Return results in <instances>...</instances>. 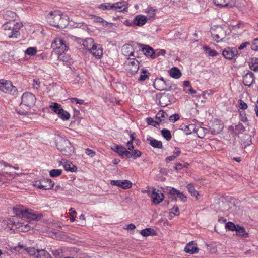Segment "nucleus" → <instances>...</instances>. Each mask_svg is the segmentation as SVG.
I'll return each mask as SVG.
<instances>
[{
    "instance_id": "f257e3e1",
    "label": "nucleus",
    "mask_w": 258,
    "mask_h": 258,
    "mask_svg": "<svg viewBox=\"0 0 258 258\" xmlns=\"http://www.w3.org/2000/svg\"><path fill=\"white\" fill-rule=\"evenodd\" d=\"M83 45L89 50L93 56L100 58L102 55V49L99 45L94 44L92 38H87L83 41Z\"/></svg>"
},
{
    "instance_id": "f03ea898",
    "label": "nucleus",
    "mask_w": 258,
    "mask_h": 258,
    "mask_svg": "<svg viewBox=\"0 0 258 258\" xmlns=\"http://www.w3.org/2000/svg\"><path fill=\"white\" fill-rule=\"evenodd\" d=\"M56 147L63 155L70 156L74 153V148L66 138L60 137L56 140Z\"/></svg>"
},
{
    "instance_id": "7ed1b4c3",
    "label": "nucleus",
    "mask_w": 258,
    "mask_h": 258,
    "mask_svg": "<svg viewBox=\"0 0 258 258\" xmlns=\"http://www.w3.org/2000/svg\"><path fill=\"white\" fill-rule=\"evenodd\" d=\"M15 213L18 216L30 219V220L38 221L42 218V215L31 209H15Z\"/></svg>"
},
{
    "instance_id": "20e7f679",
    "label": "nucleus",
    "mask_w": 258,
    "mask_h": 258,
    "mask_svg": "<svg viewBox=\"0 0 258 258\" xmlns=\"http://www.w3.org/2000/svg\"><path fill=\"white\" fill-rule=\"evenodd\" d=\"M47 19L49 24L54 27L62 28L64 25L63 23L62 13L59 11L50 12L47 17Z\"/></svg>"
},
{
    "instance_id": "39448f33",
    "label": "nucleus",
    "mask_w": 258,
    "mask_h": 258,
    "mask_svg": "<svg viewBox=\"0 0 258 258\" xmlns=\"http://www.w3.org/2000/svg\"><path fill=\"white\" fill-rule=\"evenodd\" d=\"M98 8L103 10H113L118 11V12H123L126 11L128 6L126 2H119L114 4L109 3H105L100 5Z\"/></svg>"
},
{
    "instance_id": "423d86ee",
    "label": "nucleus",
    "mask_w": 258,
    "mask_h": 258,
    "mask_svg": "<svg viewBox=\"0 0 258 258\" xmlns=\"http://www.w3.org/2000/svg\"><path fill=\"white\" fill-rule=\"evenodd\" d=\"M36 98L35 96L30 92L24 93L21 97L22 106H24L28 109L32 107L35 104Z\"/></svg>"
},
{
    "instance_id": "0eeeda50",
    "label": "nucleus",
    "mask_w": 258,
    "mask_h": 258,
    "mask_svg": "<svg viewBox=\"0 0 258 258\" xmlns=\"http://www.w3.org/2000/svg\"><path fill=\"white\" fill-rule=\"evenodd\" d=\"M0 90L13 94L17 91V89L11 81L2 79L0 80Z\"/></svg>"
},
{
    "instance_id": "6e6552de",
    "label": "nucleus",
    "mask_w": 258,
    "mask_h": 258,
    "mask_svg": "<svg viewBox=\"0 0 258 258\" xmlns=\"http://www.w3.org/2000/svg\"><path fill=\"white\" fill-rule=\"evenodd\" d=\"M33 185L40 189L50 190L53 187L54 182L49 179H43L36 181Z\"/></svg>"
},
{
    "instance_id": "1a4fd4ad",
    "label": "nucleus",
    "mask_w": 258,
    "mask_h": 258,
    "mask_svg": "<svg viewBox=\"0 0 258 258\" xmlns=\"http://www.w3.org/2000/svg\"><path fill=\"white\" fill-rule=\"evenodd\" d=\"M124 64L126 70L132 74L137 73L139 68V62L135 58H127Z\"/></svg>"
},
{
    "instance_id": "9d476101",
    "label": "nucleus",
    "mask_w": 258,
    "mask_h": 258,
    "mask_svg": "<svg viewBox=\"0 0 258 258\" xmlns=\"http://www.w3.org/2000/svg\"><path fill=\"white\" fill-rule=\"evenodd\" d=\"M167 194L169 195V198L172 200L176 201L177 197H178L181 201L184 202L186 200V196L182 192H180L174 188H169L167 189Z\"/></svg>"
},
{
    "instance_id": "9b49d317",
    "label": "nucleus",
    "mask_w": 258,
    "mask_h": 258,
    "mask_svg": "<svg viewBox=\"0 0 258 258\" xmlns=\"http://www.w3.org/2000/svg\"><path fill=\"white\" fill-rule=\"evenodd\" d=\"M14 250L19 253H22L23 251H25L30 255L34 256L36 257L38 249H36L33 247H26L21 243H19L18 246L13 248Z\"/></svg>"
},
{
    "instance_id": "f8f14e48",
    "label": "nucleus",
    "mask_w": 258,
    "mask_h": 258,
    "mask_svg": "<svg viewBox=\"0 0 258 258\" xmlns=\"http://www.w3.org/2000/svg\"><path fill=\"white\" fill-rule=\"evenodd\" d=\"M54 49H58L59 53H63L68 49L65 41L61 38H57L52 44Z\"/></svg>"
},
{
    "instance_id": "ddd939ff",
    "label": "nucleus",
    "mask_w": 258,
    "mask_h": 258,
    "mask_svg": "<svg viewBox=\"0 0 258 258\" xmlns=\"http://www.w3.org/2000/svg\"><path fill=\"white\" fill-rule=\"evenodd\" d=\"M212 35L213 39L217 42H219L225 38L226 31L223 28L219 27L214 31L212 32Z\"/></svg>"
},
{
    "instance_id": "4468645a",
    "label": "nucleus",
    "mask_w": 258,
    "mask_h": 258,
    "mask_svg": "<svg viewBox=\"0 0 258 258\" xmlns=\"http://www.w3.org/2000/svg\"><path fill=\"white\" fill-rule=\"evenodd\" d=\"M70 249L68 247H63L59 249H52L51 252L55 258H64L69 255Z\"/></svg>"
},
{
    "instance_id": "2eb2a0df",
    "label": "nucleus",
    "mask_w": 258,
    "mask_h": 258,
    "mask_svg": "<svg viewBox=\"0 0 258 258\" xmlns=\"http://www.w3.org/2000/svg\"><path fill=\"white\" fill-rule=\"evenodd\" d=\"M238 54V51L235 48L227 47L222 52L223 56L227 59H232Z\"/></svg>"
},
{
    "instance_id": "dca6fc26",
    "label": "nucleus",
    "mask_w": 258,
    "mask_h": 258,
    "mask_svg": "<svg viewBox=\"0 0 258 258\" xmlns=\"http://www.w3.org/2000/svg\"><path fill=\"white\" fill-rule=\"evenodd\" d=\"M111 184L117 186L124 189H129L132 187V182L127 180H111Z\"/></svg>"
},
{
    "instance_id": "f3484780",
    "label": "nucleus",
    "mask_w": 258,
    "mask_h": 258,
    "mask_svg": "<svg viewBox=\"0 0 258 258\" xmlns=\"http://www.w3.org/2000/svg\"><path fill=\"white\" fill-rule=\"evenodd\" d=\"M111 148L113 151L117 152L123 158H127V155L130 154V151L121 145H115Z\"/></svg>"
},
{
    "instance_id": "a211bd4d",
    "label": "nucleus",
    "mask_w": 258,
    "mask_h": 258,
    "mask_svg": "<svg viewBox=\"0 0 258 258\" xmlns=\"http://www.w3.org/2000/svg\"><path fill=\"white\" fill-rule=\"evenodd\" d=\"M243 84L248 87H250L255 83L254 74L250 71H248L243 78Z\"/></svg>"
},
{
    "instance_id": "6ab92c4d",
    "label": "nucleus",
    "mask_w": 258,
    "mask_h": 258,
    "mask_svg": "<svg viewBox=\"0 0 258 258\" xmlns=\"http://www.w3.org/2000/svg\"><path fill=\"white\" fill-rule=\"evenodd\" d=\"M236 0H214V3L221 7H233L235 5Z\"/></svg>"
},
{
    "instance_id": "aec40b11",
    "label": "nucleus",
    "mask_w": 258,
    "mask_h": 258,
    "mask_svg": "<svg viewBox=\"0 0 258 258\" xmlns=\"http://www.w3.org/2000/svg\"><path fill=\"white\" fill-rule=\"evenodd\" d=\"M151 197L153 199V202L155 204H158L164 199V195L162 194L159 190L156 191L154 188L152 192Z\"/></svg>"
},
{
    "instance_id": "412c9836",
    "label": "nucleus",
    "mask_w": 258,
    "mask_h": 258,
    "mask_svg": "<svg viewBox=\"0 0 258 258\" xmlns=\"http://www.w3.org/2000/svg\"><path fill=\"white\" fill-rule=\"evenodd\" d=\"M171 95L169 94L163 93L159 97V104L161 107L167 106L170 102Z\"/></svg>"
},
{
    "instance_id": "4be33fe9",
    "label": "nucleus",
    "mask_w": 258,
    "mask_h": 258,
    "mask_svg": "<svg viewBox=\"0 0 258 258\" xmlns=\"http://www.w3.org/2000/svg\"><path fill=\"white\" fill-rule=\"evenodd\" d=\"M142 46V51L146 56H150L151 58H155V51L148 45H141Z\"/></svg>"
},
{
    "instance_id": "5701e85b",
    "label": "nucleus",
    "mask_w": 258,
    "mask_h": 258,
    "mask_svg": "<svg viewBox=\"0 0 258 258\" xmlns=\"http://www.w3.org/2000/svg\"><path fill=\"white\" fill-rule=\"evenodd\" d=\"M182 130L185 132L186 134L189 135L192 132H201L204 130V128L203 127L197 128L195 124H190L188 125H184L183 126Z\"/></svg>"
},
{
    "instance_id": "b1692460",
    "label": "nucleus",
    "mask_w": 258,
    "mask_h": 258,
    "mask_svg": "<svg viewBox=\"0 0 258 258\" xmlns=\"http://www.w3.org/2000/svg\"><path fill=\"white\" fill-rule=\"evenodd\" d=\"M147 21V18L146 16L138 15L135 17L133 24L136 26H142L146 23Z\"/></svg>"
},
{
    "instance_id": "393cba45",
    "label": "nucleus",
    "mask_w": 258,
    "mask_h": 258,
    "mask_svg": "<svg viewBox=\"0 0 258 258\" xmlns=\"http://www.w3.org/2000/svg\"><path fill=\"white\" fill-rule=\"evenodd\" d=\"M184 251L190 254L197 253L199 252V248L197 247L196 244L191 241L186 244Z\"/></svg>"
},
{
    "instance_id": "a878e982",
    "label": "nucleus",
    "mask_w": 258,
    "mask_h": 258,
    "mask_svg": "<svg viewBox=\"0 0 258 258\" xmlns=\"http://www.w3.org/2000/svg\"><path fill=\"white\" fill-rule=\"evenodd\" d=\"M122 54L126 56H134V52L133 51V47L132 45L126 44L124 45L122 48Z\"/></svg>"
},
{
    "instance_id": "bb28decb",
    "label": "nucleus",
    "mask_w": 258,
    "mask_h": 258,
    "mask_svg": "<svg viewBox=\"0 0 258 258\" xmlns=\"http://www.w3.org/2000/svg\"><path fill=\"white\" fill-rule=\"evenodd\" d=\"M168 117V114L163 110H160L156 115V119L159 123H163L166 122Z\"/></svg>"
},
{
    "instance_id": "cd10ccee",
    "label": "nucleus",
    "mask_w": 258,
    "mask_h": 258,
    "mask_svg": "<svg viewBox=\"0 0 258 258\" xmlns=\"http://www.w3.org/2000/svg\"><path fill=\"white\" fill-rule=\"evenodd\" d=\"M147 140L149 142V144L154 148L161 149L163 147L161 141H158L151 137L147 138Z\"/></svg>"
},
{
    "instance_id": "c85d7f7f",
    "label": "nucleus",
    "mask_w": 258,
    "mask_h": 258,
    "mask_svg": "<svg viewBox=\"0 0 258 258\" xmlns=\"http://www.w3.org/2000/svg\"><path fill=\"white\" fill-rule=\"evenodd\" d=\"M219 207L220 211L222 212H225L229 210V208L231 207V205H233V204L230 202L229 201L225 200H222L219 202Z\"/></svg>"
},
{
    "instance_id": "c756f323",
    "label": "nucleus",
    "mask_w": 258,
    "mask_h": 258,
    "mask_svg": "<svg viewBox=\"0 0 258 258\" xmlns=\"http://www.w3.org/2000/svg\"><path fill=\"white\" fill-rule=\"evenodd\" d=\"M169 74L171 77L175 79H178L181 76V73L177 67L172 68L169 71Z\"/></svg>"
},
{
    "instance_id": "7c9ffc66",
    "label": "nucleus",
    "mask_w": 258,
    "mask_h": 258,
    "mask_svg": "<svg viewBox=\"0 0 258 258\" xmlns=\"http://www.w3.org/2000/svg\"><path fill=\"white\" fill-rule=\"evenodd\" d=\"M140 234L144 237L156 235V233L155 230L151 228H146L142 230L140 232Z\"/></svg>"
},
{
    "instance_id": "2f4dec72",
    "label": "nucleus",
    "mask_w": 258,
    "mask_h": 258,
    "mask_svg": "<svg viewBox=\"0 0 258 258\" xmlns=\"http://www.w3.org/2000/svg\"><path fill=\"white\" fill-rule=\"evenodd\" d=\"M50 108L57 115L58 114H60L61 112L63 111V108H62L61 105L55 102L51 103V105H50Z\"/></svg>"
},
{
    "instance_id": "473e14b6",
    "label": "nucleus",
    "mask_w": 258,
    "mask_h": 258,
    "mask_svg": "<svg viewBox=\"0 0 258 258\" xmlns=\"http://www.w3.org/2000/svg\"><path fill=\"white\" fill-rule=\"evenodd\" d=\"M237 229L236 230V235L238 236H241L243 237L246 238L248 237V234L246 232V230L243 227H241L239 225L237 226Z\"/></svg>"
},
{
    "instance_id": "72a5a7b5",
    "label": "nucleus",
    "mask_w": 258,
    "mask_h": 258,
    "mask_svg": "<svg viewBox=\"0 0 258 258\" xmlns=\"http://www.w3.org/2000/svg\"><path fill=\"white\" fill-rule=\"evenodd\" d=\"M162 82L163 84H165L166 86L169 85L168 81H166L164 80V78L161 77L160 79H156L155 82L153 83V86L155 89L158 90H162V88L159 87L158 85Z\"/></svg>"
},
{
    "instance_id": "f704fd0d",
    "label": "nucleus",
    "mask_w": 258,
    "mask_h": 258,
    "mask_svg": "<svg viewBox=\"0 0 258 258\" xmlns=\"http://www.w3.org/2000/svg\"><path fill=\"white\" fill-rule=\"evenodd\" d=\"M63 167L66 170L71 172H75L77 170V167L71 162L67 161L63 165Z\"/></svg>"
},
{
    "instance_id": "c9c22d12",
    "label": "nucleus",
    "mask_w": 258,
    "mask_h": 258,
    "mask_svg": "<svg viewBox=\"0 0 258 258\" xmlns=\"http://www.w3.org/2000/svg\"><path fill=\"white\" fill-rule=\"evenodd\" d=\"M36 258H52L50 254L44 249L39 250Z\"/></svg>"
},
{
    "instance_id": "e433bc0d",
    "label": "nucleus",
    "mask_w": 258,
    "mask_h": 258,
    "mask_svg": "<svg viewBox=\"0 0 258 258\" xmlns=\"http://www.w3.org/2000/svg\"><path fill=\"white\" fill-rule=\"evenodd\" d=\"M91 17L92 19H93L94 22L100 23L102 24L103 26H107L109 25L108 22L100 17L95 15H91Z\"/></svg>"
},
{
    "instance_id": "4c0bfd02",
    "label": "nucleus",
    "mask_w": 258,
    "mask_h": 258,
    "mask_svg": "<svg viewBox=\"0 0 258 258\" xmlns=\"http://www.w3.org/2000/svg\"><path fill=\"white\" fill-rule=\"evenodd\" d=\"M142 155V152L139 150L135 149L133 152L130 151V154L127 155V158H132L136 159L138 157H140Z\"/></svg>"
},
{
    "instance_id": "58836bf2",
    "label": "nucleus",
    "mask_w": 258,
    "mask_h": 258,
    "mask_svg": "<svg viewBox=\"0 0 258 258\" xmlns=\"http://www.w3.org/2000/svg\"><path fill=\"white\" fill-rule=\"evenodd\" d=\"M250 68L251 70L255 72L258 71V58H254L252 59L251 62L249 64Z\"/></svg>"
},
{
    "instance_id": "ea45409f",
    "label": "nucleus",
    "mask_w": 258,
    "mask_h": 258,
    "mask_svg": "<svg viewBox=\"0 0 258 258\" xmlns=\"http://www.w3.org/2000/svg\"><path fill=\"white\" fill-rule=\"evenodd\" d=\"M204 50L206 51V53L210 56H215L218 54L216 50L211 49L208 46H204L203 47Z\"/></svg>"
},
{
    "instance_id": "a19ab883",
    "label": "nucleus",
    "mask_w": 258,
    "mask_h": 258,
    "mask_svg": "<svg viewBox=\"0 0 258 258\" xmlns=\"http://www.w3.org/2000/svg\"><path fill=\"white\" fill-rule=\"evenodd\" d=\"M162 135L165 138L167 141L171 140L172 136L170 131L168 129H163L161 132Z\"/></svg>"
},
{
    "instance_id": "79ce46f5",
    "label": "nucleus",
    "mask_w": 258,
    "mask_h": 258,
    "mask_svg": "<svg viewBox=\"0 0 258 258\" xmlns=\"http://www.w3.org/2000/svg\"><path fill=\"white\" fill-rule=\"evenodd\" d=\"M187 188L188 191L191 194V195L192 196L195 197L196 198H198V196L199 195L198 192L195 190L193 184H188L187 185Z\"/></svg>"
},
{
    "instance_id": "37998d69",
    "label": "nucleus",
    "mask_w": 258,
    "mask_h": 258,
    "mask_svg": "<svg viewBox=\"0 0 258 258\" xmlns=\"http://www.w3.org/2000/svg\"><path fill=\"white\" fill-rule=\"evenodd\" d=\"M238 225H235L234 223L231 222H228L226 224L225 228L227 229H228L229 230L232 231H235L237 229V226H238Z\"/></svg>"
},
{
    "instance_id": "c03bdc74",
    "label": "nucleus",
    "mask_w": 258,
    "mask_h": 258,
    "mask_svg": "<svg viewBox=\"0 0 258 258\" xmlns=\"http://www.w3.org/2000/svg\"><path fill=\"white\" fill-rule=\"evenodd\" d=\"M62 170L60 169H52L50 171L49 175L52 177H56L60 175Z\"/></svg>"
},
{
    "instance_id": "a18cd8bd",
    "label": "nucleus",
    "mask_w": 258,
    "mask_h": 258,
    "mask_svg": "<svg viewBox=\"0 0 258 258\" xmlns=\"http://www.w3.org/2000/svg\"><path fill=\"white\" fill-rule=\"evenodd\" d=\"M58 116L59 118H60L63 120H67L70 117V114L66 111L64 110L63 109V111L61 112L60 114H58Z\"/></svg>"
},
{
    "instance_id": "49530a36",
    "label": "nucleus",
    "mask_w": 258,
    "mask_h": 258,
    "mask_svg": "<svg viewBox=\"0 0 258 258\" xmlns=\"http://www.w3.org/2000/svg\"><path fill=\"white\" fill-rule=\"evenodd\" d=\"M171 210L172 211L169 213V215L171 217H173L174 216H178L180 214L179 208L177 206H174Z\"/></svg>"
},
{
    "instance_id": "de8ad7c7",
    "label": "nucleus",
    "mask_w": 258,
    "mask_h": 258,
    "mask_svg": "<svg viewBox=\"0 0 258 258\" xmlns=\"http://www.w3.org/2000/svg\"><path fill=\"white\" fill-rule=\"evenodd\" d=\"M14 27V22H8L5 23L3 26V28L5 30H10L11 31Z\"/></svg>"
},
{
    "instance_id": "09e8293b",
    "label": "nucleus",
    "mask_w": 258,
    "mask_h": 258,
    "mask_svg": "<svg viewBox=\"0 0 258 258\" xmlns=\"http://www.w3.org/2000/svg\"><path fill=\"white\" fill-rule=\"evenodd\" d=\"M37 52V49L35 47H29L25 51V53L28 55H34Z\"/></svg>"
},
{
    "instance_id": "8fccbe9b",
    "label": "nucleus",
    "mask_w": 258,
    "mask_h": 258,
    "mask_svg": "<svg viewBox=\"0 0 258 258\" xmlns=\"http://www.w3.org/2000/svg\"><path fill=\"white\" fill-rule=\"evenodd\" d=\"M147 122L148 124L152 125L153 126H156L157 125L159 124V123L157 121L154 120V119L152 117H148L147 119Z\"/></svg>"
},
{
    "instance_id": "3c124183",
    "label": "nucleus",
    "mask_w": 258,
    "mask_h": 258,
    "mask_svg": "<svg viewBox=\"0 0 258 258\" xmlns=\"http://www.w3.org/2000/svg\"><path fill=\"white\" fill-rule=\"evenodd\" d=\"M8 35H9V37L11 38H17L18 36L19 35V32L16 29H14L13 28L11 30L10 33H8Z\"/></svg>"
},
{
    "instance_id": "603ef678",
    "label": "nucleus",
    "mask_w": 258,
    "mask_h": 258,
    "mask_svg": "<svg viewBox=\"0 0 258 258\" xmlns=\"http://www.w3.org/2000/svg\"><path fill=\"white\" fill-rule=\"evenodd\" d=\"M142 73L143 74L140 75L139 80L140 81H144L148 78V75L147 74L148 71L147 70H142Z\"/></svg>"
},
{
    "instance_id": "864d4df0",
    "label": "nucleus",
    "mask_w": 258,
    "mask_h": 258,
    "mask_svg": "<svg viewBox=\"0 0 258 258\" xmlns=\"http://www.w3.org/2000/svg\"><path fill=\"white\" fill-rule=\"evenodd\" d=\"M251 48L253 50H258V38L255 39L251 46Z\"/></svg>"
},
{
    "instance_id": "5fc2aeb1",
    "label": "nucleus",
    "mask_w": 258,
    "mask_h": 258,
    "mask_svg": "<svg viewBox=\"0 0 258 258\" xmlns=\"http://www.w3.org/2000/svg\"><path fill=\"white\" fill-rule=\"evenodd\" d=\"M85 153L91 158L93 157L96 155L95 151L89 148L85 149Z\"/></svg>"
},
{
    "instance_id": "6e6d98bb",
    "label": "nucleus",
    "mask_w": 258,
    "mask_h": 258,
    "mask_svg": "<svg viewBox=\"0 0 258 258\" xmlns=\"http://www.w3.org/2000/svg\"><path fill=\"white\" fill-rule=\"evenodd\" d=\"M147 13L150 18H153L155 14V10L152 8L147 9Z\"/></svg>"
},
{
    "instance_id": "4d7b16f0",
    "label": "nucleus",
    "mask_w": 258,
    "mask_h": 258,
    "mask_svg": "<svg viewBox=\"0 0 258 258\" xmlns=\"http://www.w3.org/2000/svg\"><path fill=\"white\" fill-rule=\"evenodd\" d=\"M235 128L239 133H242L245 131V127L242 123H238L235 126Z\"/></svg>"
},
{
    "instance_id": "13d9d810",
    "label": "nucleus",
    "mask_w": 258,
    "mask_h": 258,
    "mask_svg": "<svg viewBox=\"0 0 258 258\" xmlns=\"http://www.w3.org/2000/svg\"><path fill=\"white\" fill-rule=\"evenodd\" d=\"M179 115L178 114H174L171 115L169 117V120L172 122H174L179 119Z\"/></svg>"
},
{
    "instance_id": "bf43d9fd",
    "label": "nucleus",
    "mask_w": 258,
    "mask_h": 258,
    "mask_svg": "<svg viewBox=\"0 0 258 258\" xmlns=\"http://www.w3.org/2000/svg\"><path fill=\"white\" fill-rule=\"evenodd\" d=\"M239 107L241 109H246L247 108V105L242 100H239Z\"/></svg>"
},
{
    "instance_id": "052dcab7",
    "label": "nucleus",
    "mask_w": 258,
    "mask_h": 258,
    "mask_svg": "<svg viewBox=\"0 0 258 258\" xmlns=\"http://www.w3.org/2000/svg\"><path fill=\"white\" fill-rule=\"evenodd\" d=\"M165 50L164 49H159L155 51V58L160 56L164 55L165 54Z\"/></svg>"
},
{
    "instance_id": "680f3d73",
    "label": "nucleus",
    "mask_w": 258,
    "mask_h": 258,
    "mask_svg": "<svg viewBox=\"0 0 258 258\" xmlns=\"http://www.w3.org/2000/svg\"><path fill=\"white\" fill-rule=\"evenodd\" d=\"M21 226L22 227V231H28L30 229V226L28 224L25 225L23 223H21Z\"/></svg>"
},
{
    "instance_id": "e2e57ef3",
    "label": "nucleus",
    "mask_w": 258,
    "mask_h": 258,
    "mask_svg": "<svg viewBox=\"0 0 258 258\" xmlns=\"http://www.w3.org/2000/svg\"><path fill=\"white\" fill-rule=\"evenodd\" d=\"M71 99L72 102L75 101L77 103H78L80 104H82L84 103V100H81V99H79L77 98H72Z\"/></svg>"
},
{
    "instance_id": "0e129e2a",
    "label": "nucleus",
    "mask_w": 258,
    "mask_h": 258,
    "mask_svg": "<svg viewBox=\"0 0 258 258\" xmlns=\"http://www.w3.org/2000/svg\"><path fill=\"white\" fill-rule=\"evenodd\" d=\"M183 168V165L181 163H177L174 167L175 170L177 171L181 170Z\"/></svg>"
},
{
    "instance_id": "69168bd1",
    "label": "nucleus",
    "mask_w": 258,
    "mask_h": 258,
    "mask_svg": "<svg viewBox=\"0 0 258 258\" xmlns=\"http://www.w3.org/2000/svg\"><path fill=\"white\" fill-rule=\"evenodd\" d=\"M249 44V43L248 42H245L244 43H242L239 47L238 49L239 50H242L244 49L245 47L247 46V45Z\"/></svg>"
},
{
    "instance_id": "338daca9",
    "label": "nucleus",
    "mask_w": 258,
    "mask_h": 258,
    "mask_svg": "<svg viewBox=\"0 0 258 258\" xmlns=\"http://www.w3.org/2000/svg\"><path fill=\"white\" fill-rule=\"evenodd\" d=\"M176 158V156H175L174 155L169 156L166 158V161L167 162H170L171 161L174 160Z\"/></svg>"
},
{
    "instance_id": "774afa93",
    "label": "nucleus",
    "mask_w": 258,
    "mask_h": 258,
    "mask_svg": "<svg viewBox=\"0 0 258 258\" xmlns=\"http://www.w3.org/2000/svg\"><path fill=\"white\" fill-rule=\"evenodd\" d=\"M180 149L178 147H176L173 152L174 155L176 156V157L180 154Z\"/></svg>"
}]
</instances>
